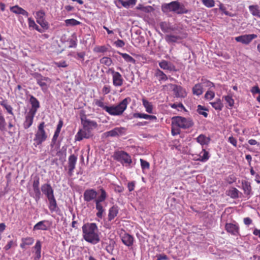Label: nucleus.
I'll use <instances>...</instances> for the list:
<instances>
[{
    "label": "nucleus",
    "instance_id": "obj_47",
    "mask_svg": "<svg viewBox=\"0 0 260 260\" xmlns=\"http://www.w3.org/2000/svg\"><path fill=\"white\" fill-rule=\"evenodd\" d=\"M159 26L163 32H168L169 31V26H168L167 23L166 22H161L159 23Z\"/></svg>",
    "mask_w": 260,
    "mask_h": 260
},
{
    "label": "nucleus",
    "instance_id": "obj_42",
    "mask_svg": "<svg viewBox=\"0 0 260 260\" xmlns=\"http://www.w3.org/2000/svg\"><path fill=\"white\" fill-rule=\"evenodd\" d=\"M66 26H76L79 25L81 22L75 19H69L65 20Z\"/></svg>",
    "mask_w": 260,
    "mask_h": 260
},
{
    "label": "nucleus",
    "instance_id": "obj_39",
    "mask_svg": "<svg viewBox=\"0 0 260 260\" xmlns=\"http://www.w3.org/2000/svg\"><path fill=\"white\" fill-rule=\"evenodd\" d=\"M116 243L115 241L110 239L109 244L106 246V250L110 254L113 253V251L114 249Z\"/></svg>",
    "mask_w": 260,
    "mask_h": 260
},
{
    "label": "nucleus",
    "instance_id": "obj_62",
    "mask_svg": "<svg viewBox=\"0 0 260 260\" xmlns=\"http://www.w3.org/2000/svg\"><path fill=\"white\" fill-rule=\"evenodd\" d=\"M156 257H157L156 260H162V259L167 260L168 259V256L165 254H159L156 255Z\"/></svg>",
    "mask_w": 260,
    "mask_h": 260
},
{
    "label": "nucleus",
    "instance_id": "obj_7",
    "mask_svg": "<svg viewBox=\"0 0 260 260\" xmlns=\"http://www.w3.org/2000/svg\"><path fill=\"white\" fill-rule=\"evenodd\" d=\"M45 126V124L44 122H42L38 126V131L35 134V137L34 139L35 142L34 145L36 147L42 144L47 138V135L44 129Z\"/></svg>",
    "mask_w": 260,
    "mask_h": 260
},
{
    "label": "nucleus",
    "instance_id": "obj_2",
    "mask_svg": "<svg viewBox=\"0 0 260 260\" xmlns=\"http://www.w3.org/2000/svg\"><path fill=\"white\" fill-rule=\"evenodd\" d=\"M81 121L83 128L79 129L75 136V140L78 141H81L83 138L89 139L92 137V131L98 126L96 121L87 119L86 115L81 116Z\"/></svg>",
    "mask_w": 260,
    "mask_h": 260
},
{
    "label": "nucleus",
    "instance_id": "obj_53",
    "mask_svg": "<svg viewBox=\"0 0 260 260\" xmlns=\"http://www.w3.org/2000/svg\"><path fill=\"white\" fill-rule=\"evenodd\" d=\"M85 55V52H78L76 55L74 56V57L78 60L81 59L82 61H83L84 60Z\"/></svg>",
    "mask_w": 260,
    "mask_h": 260
},
{
    "label": "nucleus",
    "instance_id": "obj_18",
    "mask_svg": "<svg viewBox=\"0 0 260 260\" xmlns=\"http://www.w3.org/2000/svg\"><path fill=\"white\" fill-rule=\"evenodd\" d=\"M122 242L126 246L131 247L133 245L134 238L128 233H124L120 236Z\"/></svg>",
    "mask_w": 260,
    "mask_h": 260
},
{
    "label": "nucleus",
    "instance_id": "obj_13",
    "mask_svg": "<svg viewBox=\"0 0 260 260\" xmlns=\"http://www.w3.org/2000/svg\"><path fill=\"white\" fill-rule=\"evenodd\" d=\"M170 86L176 98H184L186 96V92L181 86L173 84Z\"/></svg>",
    "mask_w": 260,
    "mask_h": 260
},
{
    "label": "nucleus",
    "instance_id": "obj_54",
    "mask_svg": "<svg viewBox=\"0 0 260 260\" xmlns=\"http://www.w3.org/2000/svg\"><path fill=\"white\" fill-rule=\"evenodd\" d=\"M3 107L7 110V112L12 115H14V113L13 112V108L11 105L8 104V103L5 104L3 106Z\"/></svg>",
    "mask_w": 260,
    "mask_h": 260
},
{
    "label": "nucleus",
    "instance_id": "obj_4",
    "mask_svg": "<svg viewBox=\"0 0 260 260\" xmlns=\"http://www.w3.org/2000/svg\"><path fill=\"white\" fill-rule=\"evenodd\" d=\"M41 189L49 201L48 208L51 212H56L59 208L54 195V190L49 183H45L41 185Z\"/></svg>",
    "mask_w": 260,
    "mask_h": 260
},
{
    "label": "nucleus",
    "instance_id": "obj_46",
    "mask_svg": "<svg viewBox=\"0 0 260 260\" xmlns=\"http://www.w3.org/2000/svg\"><path fill=\"white\" fill-rule=\"evenodd\" d=\"M223 98L224 99L225 101L226 102L230 107H232L234 106V100L233 99L231 96L228 95L224 96Z\"/></svg>",
    "mask_w": 260,
    "mask_h": 260
},
{
    "label": "nucleus",
    "instance_id": "obj_41",
    "mask_svg": "<svg viewBox=\"0 0 260 260\" xmlns=\"http://www.w3.org/2000/svg\"><path fill=\"white\" fill-rule=\"evenodd\" d=\"M207 110H208V109L207 108H206L205 107L202 106L200 105H198L197 107L198 113L199 114L204 116L205 117H207L208 114L206 112L204 111H207Z\"/></svg>",
    "mask_w": 260,
    "mask_h": 260
},
{
    "label": "nucleus",
    "instance_id": "obj_16",
    "mask_svg": "<svg viewBox=\"0 0 260 260\" xmlns=\"http://www.w3.org/2000/svg\"><path fill=\"white\" fill-rule=\"evenodd\" d=\"M97 194V192L94 189H87L84 192V200L87 202H89L96 198Z\"/></svg>",
    "mask_w": 260,
    "mask_h": 260
},
{
    "label": "nucleus",
    "instance_id": "obj_64",
    "mask_svg": "<svg viewBox=\"0 0 260 260\" xmlns=\"http://www.w3.org/2000/svg\"><path fill=\"white\" fill-rule=\"evenodd\" d=\"M107 51V48L105 46H101L97 48V51L99 52H105Z\"/></svg>",
    "mask_w": 260,
    "mask_h": 260
},
{
    "label": "nucleus",
    "instance_id": "obj_37",
    "mask_svg": "<svg viewBox=\"0 0 260 260\" xmlns=\"http://www.w3.org/2000/svg\"><path fill=\"white\" fill-rule=\"evenodd\" d=\"M117 53L120 54L126 62L133 63H135L136 62V60L128 54L121 53L120 52H117Z\"/></svg>",
    "mask_w": 260,
    "mask_h": 260
},
{
    "label": "nucleus",
    "instance_id": "obj_57",
    "mask_svg": "<svg viewBox=\"0 0 260 260\" xmlns=\"http://www.w3.org/2000/svg\"><path fill=\"white\" fill-rule=\"evenodd\" d=\"M250 91L254 95L255 94H260V88L257 85L252 87L250 90Z\"/></svg>",
    "mask_w": 260,
    "mask_h": 260
},
{
    "label": "nucleus",
    "instance_id": "obj_49",
    "mask_svg": "<svg viewBox=\"0 0 260 260\" xmlns=\"http://www.w3.org/2000/svg\"><path fill=\"white\" fill-rule=\"evenodd\" d=\"M203 4L208 7L211 8L214 6V1L213 0H202Z\"/></svg>",
    "mask_w": 260,
    "mask_h": 260
},
{
    "label": "nucleus",
    "instance_id": "obj_21",
    "mask_svg": "<svg viewBox=\"0 0 260 260\" xmlns=\"http://www.w3.org/2000/svg\"><path fill=\"white\" fill-rule=\"evenodd\" d=\"M29 102L31 105V108L29 112L36 114L38 109L40 108V103L39 101L33 95H30L29 98Z\"/></svg>",
    "mask_w": 260,
    "mask_h": 260
},
{
    "label": "nucleus",
    "instance_id": "obj_58",
    "mask_svg": "<svg viewBox=\"0 0 260 260\" xmlns=\"http://www.w3.org/2000/svg\"><path fill=\"white\" fill-rule=\"evenodd\" d=\"M35 251H41L42 244L40 240H37L36 243L34 247Z\"/></svg>",
    "mask_w": 260,
    "mask_h": 260
},
{
    "label": "nucleus",
    "instance_id": "obj_44",
    "mask_svg": "<svg viewBox=\"0 0 260 260\" xmlns=\"http://www.w3.org/2000/svg\"><path fill=\"white\" fill-rule=\"evenodd\" d=\"M6 122L5 119L2 114L0 112V130L2 131H4L6 129Z\"/></svg>",
    "mask_w": 260,
    "mask_h": 260
},
{
    "label": "nucleus",
    "instance_id": "obj_61",
    "mask_svg": "<svg viewBox=\"0 0 260 260\" xmlns=\"http://www.w3.org/2000/svg\"><path fill=\"white\" fill-rule=\"evenodd\" d=\"M153 10V8L151 6H143L142 7V11L145 13H149Z\"/></svg>",
    "mask_w": 260,
    "mask_h": 260
},
{
    "label": "nucleus",
    "instance_id": "obj_40",
    "mask_svg": "<svg viewBox=\"0 0 260 260\" xmlns=\"http://www.w3.org/2000/svg\"><path fill=\"white\" fill-rule=\"evenodd\" d=\"M32 188L34 192V196H33V197L35 199V201L37 202H38L40 200L41 196V192L40 189V187H35Z\"/></svg>",
    "mask_w": 260,
    "mask_h": 260
},
{
    "label": "nucleus",
    "instance_id": "obj_55",
    "mask_svg": "<svg viewBox=\"0 0 260 260\" xmlns=\"http://www.w3.org/2000/svg\"><path fill=\"white\" fill-rule=\"evenodd\" d=\"M215 96V93L213 91H208L205 94V98L207 99L212 100L214 98Z\"/></svg>",
    "mask_w": 260,
    "mask_h": 260
},
{
    "label": "nucleus",
    "instance_id": "obj_60",
    "mask_svg": "<svg viewBox=\"0 0 260 260\" xmlns=\"http://www.w3.org/2000/svg\"><path fill=\"white\" fill-rule=\"evenodd\" d=\"M228 141L232 144L233 146L236 147L237 146V140L234 138L233 137L231 136L228 139Z\"/></svg>",
    "mask_w": 260,
    "mask_h": 260
},
{
    "label": "nucleus",
    "instance_id": "obj_26",
    "mask_svg": "<svg viewBox=\"0 0 260 260\" xmlns=\"http://www.w3.org/2000/svg\"><path fill=\"white\" fill-rule=\"evenodd\" d=\"M34 239L32 237L22 238L21 239V243L20 244V247L22 249H25L26 246H29L32 245L34 242Z\"/></svg>",
    "mask_w": 260,
    "mask_h": 260
},
{
    "label": "nucleus",
    "instance_id": "obj_31",
    "mask_svg": "<svg viewBox=\"0 0 260 260\" xmlns=\"http://www.w3.org/2000/svg\"><path fill=\"white\" fill-rule=\"evenodd\" d=\"M203 87L201 83L196 84L192 88L193 94L197 95H201L203 92Z\"/></svg>",
    "mask_w": 260,
    "mask_h": 260
},
{
    "label": "nucleus",
    "instance_id": "obj_25",
    "mask_svg": "<svg viewBox=\"0 0 260 260\" xmlns=\"http://www.w3.org/2000/svg\"><path fill=\"white\" fill-rule=\"evenodd\" d=\"M118 213V207L117 206H113L109 209L108 219L109 221L113 220Z\"/></svg>",
    "mask_w": 260,
    "mask_h": 260
},
{
    "label": "nucleus",
    "instance_id": "obj_19",
    "mask_svg": "<svg viewBox=\"0 0 260 260\" xmlns=\"http://www.w3.org/2000/svg\"><path fill=\"white\" fill-rule=\"evenodd\" d=\"M51 222L46 220L40 221L36 223L33 228V230L46 231L48 230V226L51 225Z\"/></svg>",
    "mask_w": 260,
    "mask_h": 260
},
{
    "label": "nucleus",
    "instance_id": "obj_27",
    "mask_svg": "<svg viewBox=\"0 0 260 260\" xmlns=\"http://www.w3.org/2000/svg\"><path fill=\"white\" fill-rule=\"evenodd\" d=\"M182 37L179 35H167L165 37V40L168 43H177L182 39Z\"/></svg>",
    "mask_w": 260,
    "mask_h": 260
},
{
    "label": "nucleus",
    "instance_id": "obj_30",
    "mask_svg": "<svg viewBox=\"0 0 260 260\" xmlns=\"http://www.w3.org/2000/svg\"><path fill=\"white\" fill-rule=\"evenodd\" d=\"M199 156L200 158L197 160L201 162H206L210 157L209 153L204 149H203Z\"/></svg>",
    "mask_w": 260,
    "mask_h": 260
},
{
    "label": "nucleus",
    "instance_id": "obj_38",
    "mask_svg": "<svg viewBox=\"0 0 260 260\" xmlns=\"http://www.w3.org/2000/svg\"><path fill=\"white\" fill-rule=\"evenodd\" d=\"M95 208L98 210V212L96 214V216L100 218H102L103 217V212L105 211L103 206L101 203H95Z\"/></svg>",
    "mask_w": 260,
    "mask_h": 260
},
{
    "label": "nucleus",
    "instance_id": "obj_63",
    "mask_svg": "<svg viewBox=\"0 0 260 260\" xmlns=\"http://www.w3.org/2000/svg\"><path fill=\"white\" fill-rule=\"evenodd\" d=\"M28 22L29 27H31L34 28L36 25L35 21L31 18H28Z\"/></svg>",
    "mask_w": 260,
    "mask_h": 260
},
{
    "label": "nucleus",
    "instance_id": "obj_45",
    "mask_svg": "<svg viewBox=\"0 0 260 260\" xmlns=\"http://www.w3.org/2000/svg\"><path fill=\"white\" fill-rule=\"evenodd\" d=\"M100 62L101 63L104 64L107 66H110L112 63V59L107 57H104L100 59Z\"/></svg>",
    "mask_w": 260,
    "mask_h": 260
},
{
    "label": "nucleus",
    "instance_id": "obj_33",
    "mask_svg": "<svg viewBox=\"0 0 260 260\" xmlns=\"http://www.w3.org/2000/svg\"><path fill=\"white\" fill-rule=\"evenodd\" d=\"M227 195L232 199H237L239 197V190L235 187H232V189L226 191Z\"/></svg>",
    "mask_w": 260,
    "mask_h": 260
},
{
    "label": "nucleus",
    "instance_id": "obj_5",
    "mask_svg": "<svg viewBox=\"0 0 260 260\" xmlns=\"http://www.w3.org/2000/svg\"><path fill=\"white\" fill-rule=\"evenodd\" d=\"M161 11L166 14L170 12H173L177 14H187L189 12V10L185 8V6L177 1L162 4Z\"/></svg>",
    "mask_w": 260,
    "mask_h": 260
},
{
    "label": "nucleus",
    "instance_id": "obj_12",
    "mask_svg": "<svg viewBox=\"0 0 260 260\" xmlns=\"http://www.w3.org/2000/svg\"><path fill=\"white\" fill-rule=\"evenodd\" d=\"M257 35L255 34H248L239 36L235 38V40L238 42L242 43L243 44H249L252 40L256 38Z\"/></svg>",
    "mask_w": 260,
    "mask_h": 260
},
{
    "label": "nucleus",
    "instance_id": "obj_59",
    "mask_svg": "<svg viewBox=\"0 0 260 260\" xmlns=\"http://www.w3.org/2000/svg\"><path fill=\"white\" fill-rule=\"evenodd\" d=\"M114 44L117 47H123L125 45V43L123 40L118 39L114 42Z\"/></svg>",
    "mask_w": 260,
    "mask_h": 260
},
{
    "label": "nucleus",
    "instance_id": "obj_11",
    "mask_svg": "<svg viewBox=\"0 0 260 260\" xmlns=\"http://www.w3.org/2000/svg\"><path fill=\"white\" fill-rule=\"evenodd\" d=\"M45 13L43 10H40L36 13L37 23H39L43 28L47 29L49 28L48 23L45 20Z\"/></svg>",
    "mask_w": 260,
    "mask_h": 260
},
{
    "label": "nucleus",
    "instance_id": "obj_34",
    "mask_svg": "<svg viewBox=\"0 0 260 260\" xmlns=\"http://www.w3.org/2000/svg\"><path fill=\"white\" fill-rule=\"evenodd\" d=\"M197 141L201 145L208 144L209 142L210 139L207 138L204 135H200L197 138Z\"/></svg>",
    "mask_w": 260,
    "mask_h": 260
},
{
    "label": "nucleus",
    "instance_id": "obj_51",
    "mask_svg": "<svg viewBox=\"0 0 260 260\" xmlns=\"http://www.w3.org/2000/svg\"><path fill=\"white\" fill-rule=\"evenodd\" d=\"M148 114L141 113H135L133 114V117L134 118H144L145 119H148Z\"/></svg>",
    "mask_w": 260,
    "mask_h": 260
},
{
    "label": "nucleus",
    "instance_id": "obj_32",
    "mask_svg": "<svg viewBox=\"0 0 260 260\" xmlns=\"http://www.w3.org/2000/svg\"><path fill=\"white\" fill-rule=\"evenodd\" d=\"M143 105L146 109V111L148 113H153V105L151 103L145 99H142Z\"/></svg>",
    "mask_w": 260,
    "mask_h": 260
},
{
    "label": "nucleus",
    "instance_id": "obj_17",
    "mask_svg": "<svg viewBox=\"0 0 260 260\" xmlns=\"http://www.w3.org/2000/svg\"><path fill=\"white\" fill-rule=\"evenodd\" d=\"M77 161V156L75 154H71L68 159V173L70 176L73 174V172L75 168V166Z\"/></svg>",
    "mask_w": 260,
    "mask_h": 260
},
{
    "label": "nucleus",
    "instance_id": "obj_10",
    "mask_svg": "<svg viewBox=\"0 0 260 260\" xmlns=\"http://www.w3.org/2000/svg\"><path fill=\"white\" fill-rule=\"evenodd\" d=\"M109 72L112 74L113 84L115 86H121L123 84V79L121 75L115 72L113 69H109Z\"/></svg>",
    "mask_w": 260,
    "mask_h": 260
},
{
    "label": "nucleus",
    "instance_id": "obj_48",
    "mask_svg": "<svg viewBox=\"0 0 260 260\" xmlns=\"http://www.w3.org/2000/svg\"><path fill=\"white\" fill-rule=\"evenodd\" d=\"M141 166L143 170L148 169L150 167L149 163L143 159H140Z\"/></svg>",
    "mask_w": 260,
    "mask_h": 260
},
{
    "label": "nucleus",
    "instance_id": "obj_29",
    "mask_svg": "<svg viewBox=\"0 0 260 260\" xmlns=\"http://www.w3.org/2000/svg\"><path fill=\"white\" fill-rule=\"evenodd\" d=\"M251 14L260 18V10L258 5H250L248 7Z\"/></svg>",
    "mask_w": 260,
    "mask_h": 260
},
{
    "label": "nucleus",
    "instance_id": "obj_52",
    "mask_svg": "<svg viewBox=\"0 0 260 260\" xmlns=\"http://www.w3.org/2000/svg\"><path fill=\"white\" fill-rule=\"evenodd\" d=\"M40 178L38 176L36 175L33 178L32 187H39Z\"/></svg>",
    "mask_w": 260,
    "mask_h": 260
},
{
    "label": "nucleus",
    "instance_id": "obj_14",
    "mask_svg": "<svg viewBox=\"0 0 260 260\" xmlns=\"http://www.w3.org/2000/svg\"><path fill=\"white\" fill-rule=\"evenodd\" d=\"M126 128L123 127H117L107 132L105 134L107 137H117L125 135Z\"/></svg>",
    "mask_w": 260,
    "mask_h": 260
},
{
    "label": "nucleus",
    "instance_id": "obj_15",
    "mask_svg": "<svg viewBox=\"0 0 260 260\" xmlns=\"http://www.w3.org/2000/svg\"><path fill=\"white\" fill-rule=\"evenodd\" d=\"M227 232L234 236L239 235V228L237 223H226L225 225Z\"/></svg>",
    "mask_w": 260,
    "mask_h": 260
},
{
    "label": "nucleus",
    "instance_id": "obj_50",
    "mask_svg": "<svg viewBox=\"0 0 260 260\" xmlns=\"http://www.w3.org/2000/svg\"><path fill=\"white\" fill-rule=\"evenodd\" d=\"M174 126L172 125L171 127V134L173 136L180 134L181 132L180 128L178 127H175Z\"/></svg>",
    "mask_w": 260,
    "mask_h": 260
},
{
    "label": "nucleus",
    "instance_id": "obj_23",
    "mask_svg": "<svg viewBox=\"0 0 260 260\" xmlns=\"http://www.w3.org/2000/svg\"><path fill=\"white\" fill-rule=\"evenodd\" d=\"M36 114L28 112L25 116V120L23 123V127L25 129H27L32 124L34 117Z\"/></svg>",
    "mask_w": 260,
    "mask_h": 260
},
{
    "label": "nucleus",
    "instance_id": "obj_6",
    "mask_svg": "<svg viewBox=\"0 0 260 260\" xmlns=\"http://www.w3.org/2000/svg\"><path fill=\"white\" fill-rule=\"evenodd\" d=\"M194 122L191 118L177 116L172 118L171 125H176L182 129H188L193 126Z\"/></svg>",
    "mask_w": 260,
    "mask_h": 260
},
{
    "label": "nucleus",
    "instance_id": "obj_9",
    "mask_svg": "<svg viewBox=\"0 0 260 260\" xmlns=\"http://www.w3.org/2000/svg\"><path fill=\"white\" fill-rule=\"evenodd\" d=\"M114 158L123 165L124 164L130 165L132 162L131 156L124 151L115 152L114 153Z\"/></svg>",
    "mask_w": 260,
    "mask_h": 260
},
{
    "label": "nucleus",
    "instance_id": "obj_36",
    "mask_svg": "<svg viewBox=\"0 0 260 260\" xmlns=\"http://www.w3.org/2000/svg\"><path fill=\"white\" fill-rule=\"evenodd\" d=\"M155 75L158 78V80L161 81H167L168 80V77L167 75L160 70L157 69L155 73Z\"/></svg>",
    "mask_w": 260,
    "mask_h": 260
},
{
    "label": "nucleus",
    "instance_id": "obj_35",
    "mask_svg": "<svg viewBox=\"0 0 260 260\" xmlns=\"http://www.w3.org/2000/svg\"><path fill=\"white\" fill-rule=\"evenodd\" d=\"M213 108L215 110L221 111L223 107V105L220 99H218L216 102L210 103Z\"/></svg>",
    "mask_w": 260,
    "mask_h": 260
},
{
    "label": "nucleus",
    "instance_id": "obj_43",
    "mask_svg": "<svg viewBox=\"0 0 260 260\" xmlns=\"http://www.w3.org/2000/svg\"><path fill=\"white\" fill-rule=\"evenodd\" d=\"M201 83L203 87H207L209 88L214 87V84L213 83L206 79H202Z\"/></svg>",
    "mask_w": 260,
    "mask_h": 260
},
{
    "label": "nucleus",
    "instance_id": "obj_28",
    "mask_svg": "<svg viewBox=\"0 0 260 260\" xmlns=\"http://www.w3.org/2000/svg\"><path fill=\"white\" fill-rule=\"evenodd\" d=\"M137 0H128L127 1H123V0H116L115 1V3L118 2L121 5L126 8L128 9L131 7H132L136 4Z\"/></svg>",
    "mask_w": 260,
    "mask_h": 260
},
{
    "label": "nucleus",
    "instance_id": "obj_20",
    "mask_svg": "<svg viewBox=\"0 0 260 260\" xmlns=\"http://www.w3.org/2000/svg\"><path fill=\"white\" fill-rule=\"evenodd\" d=\"M159 67L163 70H167L170 71L176 72L177 70L173 63L165 60H162L159 63Z\"/></svg>",
    "mask_w": 260,
    "mask_h": 260
},
{
    "label": "nucleus",
    "instance_id": "obj_1",
    "mask_svg": "<svg viewBox=\"0 0 260 260\" xmlns=\"http://www.w3.org/2000/svg\"><path fill=\"white\" fill-rule=\"evenodd\" d=\"M131 101V99L129 98H126L117 105L106 106L105 105L104 103L102 101L96 100L95 101V104L96 106L105 110L110 115L120 116L126 110L128 102Z\"/></svg>",
    "mask_w": 260,
    "mask_h": 260
},
{
    "label": "nucleus",
    "instance_id": "obj_3",
    "mask_svg": "<svg viewBox=\"0 0 260 260\" xmlns=\"http://www.w3.org/2000/svg\"><path fill=\"white\" fill-rule=\"evenodd\" d=\"M83 237L87 242L96 244L100 241L98 228L95 223H86L82 227Z\"/></svg>",
    "mask_w": 260,
    "mask_h": 260
},
{
    "label": "nucleus",
    "instance_id": "obj_24",
    "mask_svg": "<svg viewBox=\"0 0 260 260\" xmlns=\"http://www.w3.org/2000/svg\"><path fill=\"white\" fill-rule=\"evenodd\" d=\"M10 9L11 12L16 14H21L25 17L28 16V13L18 5L11 7Z\"/></svg>",
    "mask_w": 260,
    "mask_h": 260
},
{
    "label": "nucleus",
    "instance_id": "obj_8",
    "mask_svg": "<svg viewBox=\"0 0 260 260\" xmlns=\"http://www.w3.org/2000/svg\"><path fill=\"white\" fill-rule=\"evenodd\" d=\"M31 75L36 79L37 83L41 87V89L43 91H46L48 85L51 82V79L48 77L42 76L38 72L32 73Z\"/></svg>",
    "mask_w": 260,
    "mask_h": 260
},
{
    "label": "nucleus",
    "instance_id": "obj_56",
    "mask_svg": "<svg viewBox=\"0 0 260 260\" xmlns=\"http://www.w3.org/2000/svg\"><path fill=\"white\" fill-rule=\"evenodd\" d=\"M69 43H70L69 48H76L77 45L76 37H75V39H70Z\"/></svg>",
    "mask_w": 260,
    "mask_h": 260
},
{
    "label": "nucleus",
    "instance_id": "obj_22",
    "mask_svg": "<svg viewBox=\"0 0 260 260\" xmlns=\"http://www.w3.org/2000/svg\"><path fill=\"white\" fill-rule=\"evenodd\" d=\"M241 184L244 194L249 198L252 194V187L250 183L247 181L243 180Z\"/></svg>",
    "mask_w": 260,
    "mask_h": 260
}]
</instances>
